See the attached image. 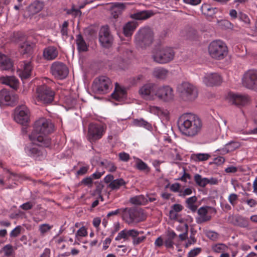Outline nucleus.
Instances as JSON below:
<instances>
[{"mask_svg": "<svg viewBox=\"0 0 257 257\" xmlns=\"http://www.w3.org/2000/svg\"><path fill=\"white\" fill-rule=\"evenodd\" d=\"M54 130V125L50 119L41 118L35 122L34 130L29 135L31 142H38L44 147H48L50 144V140L47 135Z\"/></svg>", "mask_w": 257, "mask_h": 257, "instance_id": "f257e3e1", "label": "nucleus"}, {"mask_svg": "<svg viewBox=\"0 0 257 257\" xmlns=\"http://www.w3.org/2000/svg\"><path fill=\"white\" fill-rule=\"evenodd\" d=\"M178 125L183 135L194 137L201 132L202 123L200 118L196 114L186 113L182 114L178 118Z\"/></svg>", "mask_w": 257, "mask_h": 257, "instance_id": "f03ea898", "label": "nucleus"}, {"mask_svg": "<svg viewBox=\"0 0 257 257\" xmlns=\"http://www.w3.org/2000/svg\"><path fill=\"white\" fill-rule=\"evenodd\" d=\"M177 90L183 101L191 102L198 97V92L196 87L188 82H183L179 84Z\"/></svg>", "mask_w": 257, "mask_h": 257, "instance_id": "7ed1b4c3", "label": "nucleus"}, {"mask_svg": "<svg viewBox=\"0 0 257 257\" xmlns=\"http://www.w3.org/2000/svg\"><path fill=\"white\" fill-rule=\"evenodd\" d=\"M154 39L152 30L149 27L140 29L135 35V42L141 48H145L152 44Z\"/></svg>", "mask_w": 257, "mask_h": 257, "instance_id": "20e7f679", "label": "nucleus"}, {"mask_svg": "<svg viewBox=\"0 0 257 257\" xmlns=\"http://www.w3.org/2000/svg\"><path fill=\"white\" fill-rule=\"evenodd\" d=\"M210 56L214 59H223L228 53L227 48L225 43L220 40L212 41L208 46Z\"/></svg>", "mask_w": 257, "mask_h": 257, "instance_id": "39448f33", "label": "nucleus"}, {"mask_svg": "<svg viewBox=\"0 0 257 257\" xmlns=\"http://www.w3.org/2000/svg\"><path fill=\"white\" fill-rule=\"evenodd\" d=\"M174 52L170 47H162L155 50L153 52L152 58L159 64H165L171 61L174 57Z\"/></svg>", "mask_w": 257, "mask_h": 257, "instance_id": "423d86ee", "label": "nucleus"}, {"mask_svg": "<svg viewBox=\"0 0 257 257\" xmlns=\"http://www.w3.org/2000/svg\"><path fill=\"white\" fill-rule=\"evenodd\" d=\"M106 125L101 123H90L88 125L87 138L90 143L100 140L105 133Z\"/></svg>", "mask_w": 257, "mask_h": 257, "instance_id": "0eeeda50", "label": "nucleus"}, {"mask_svg": "<svg viewBox=\"0 0 257 257\" xmlns=\"http://www.w3.org/2000/svg\"><path fill=\"white\" fill-rule=\"evenodd\" d=\"M122 217L123 220L130 225L136 224L143 221L145 218L140 211L132 208L123 209Z\"/></svg>", "mask_w": 257, "mask_h": 257, "instance_id": "6e6552de", "label": "nucleus"}, {"mask_svg": "<svg viewBox=\"0 0 257 257\" xmlns=\"http://www.w3.org/2000/svg\"><path fill=\"white\" fill-rule=\"evenodd\" d=\"M111 87L110 79L105 76L95 78L92 86L93 91L97 94L106 93Z\"/></svg>", "mask_w": 257, "mask_h": 257, "instance_id": "1a4fd4ad", "label": "nucleus"}, {"mask_svg": "<svg viewBox=\"0 0 257 257\" xmlns=\"http://www.w3.org/2000/svg\"><path fill=\"white\" fill-rule=\"evenodd\" d=\"M54 92L48 86L43 85L38 87L36 97L38 101L43 103H50L54 99Z\"/></svg>", "mask_w": 257, "mask_h": 257, "instance_id": "9d476101", "label": "nucleus"}, {"mask_svg": "<svg viewBox=\"0 0 257 257\" xmlns=\"http://www.w3.org/2000/svg\"><path fill=\"white\" fill-rule=\"evenodd\" d=\"M33 145H30L25 148V151L27 154L34 158L36 160H42L46 157V152L44 149L41 147H44L41 145L40 143L36 142L34 143L32 142Z\"/></svg>", "mask_w": 257, "mask_h": 257, "instance_id": "9b49d317", "label": "nucleus"}, {"mask_svg": "<svg viewBox=\"0 0 257 257\" xmlns=\"http://www.w3.org/2000/svg\"><path fill=\"white\" fill-rule=\"evenodd\" d=\"M30 111L25 105L18 106L15 112L14 119L22 125H26L29 120Z\"/></svg>", "mask_w": 257, "mask_h": 257, "instance_id": "f8f14e48", "label": "nucleus"}, {"mask_svg": "<svg viewBox=\"0 0 257 257\" xmlns=\"http://www.w3.org/2000/svg\"><path fill=\"white\" fill-rule=\"evenodd\" d=\"M156 97L164 101H169L174 98L173 90L169 86H159L156 85Z\"/></svg>", "mask_w": 257, "mask_h": 257, "instance_id": "ddd939ff", "label": "nucleus"}, {"mask_svg": "<svg viewBox=\"0 0 257 257\" xmlns=\"http://www.w3.org/2000/svg\"><path fill=\"white\" fill-rule=\"evenodd\" d=\"M51 72L55 77L62 79L68 75V69L63 63L55 62L51 66Z\"/></svg>", "mask_w": 257, "mask_h": 257, "instance_id": "4468645a", "label": "nucleus"}, {"mask_svg": "<svg viewBox=\"0 0 257 257\" xmlns=\"http://www.w3.org/2000/svg\"><path fill=\"white\" fill-rule=\"evenodd\" d=\"M18 96L12 92L6 89L0 91V104L14 105L18 102Z\"/></svg>", "mask_w": 257, "mask_h": 257, "instance_id": "2eb2a0df", "label": "nucleus"}, {"mask_svg": "<svg viewBox=\"0 0 257 257\" xmlns=\"http://www.w3.org/2000/svg\"><path fill=\"white\" fill-rule=\"evenodd\" d=\"M243 84L249 89H257V70H250L245 74Z\"/></svg>", "mask_w": 257, "mask_h": 257, "instance_id": "dca6fc26", "label": "nucleus"}, {"mask_svg": "<svg viewBox=\"0 0 257 257\" xmlns=\"http://www.w3.org/2000/svg\"><path fill=\"white\" fill-rule=\"evenodd\" d=\"M156 84L148 83L143 85L139 90V93L146 99H153L156 96Z\"/></svg>", "mask_w": 257, "mask_h": 257, "instance_id": "f3484780", "label": "nucleus"}, {"mask_svg": "<svg viewBox=\"0 0 257 257\" xmlns=\"http://www.w3.org/2000/svg\"><path fill=\"white\" fill-rule=\"evenodd\" d=\"M99 40L103 47L109 48L112 45L113 38L107 26H104L101 28Z\"/></svg>", "mask_w": 257, "mask_h": 257, "instance_id": "a211bd4d", "label": "nucleus"}, {"mask_svg": "<svg viewBox=\"0 0 257 257\" xmlns=\"http://www.w3.org/2000/svg\"><path fill=\"white\" fill-rule=\"evenodd\" d=\"M202 81L206 86H212L219 84L221 82V78L216 73H207L202 77Z\"/></svg>", "mask_w": 257, "mask_h": 257, "instance_id": "6ab92c4d", "label": "nucleus"}, {"mask_svg": "<svg viewBox=\"0 0 257 257\" xmlns=\"http://www.w3.org/2000/svg\"><path fill=\"white\" fill-rule=\"evenodd\" d=\"M228 99L231 103L236 105H244L249 101V98L246 95L233 93L229 94Z\"/></svg>", "mask_w": 257, "mask_h": 257, "instance_id": "aec40b11", "label": "nucleus"}, {"mask_svg": "<svg viewBox=\"0 0 257 257\" xmlns=\"http://www.w3.org/2000/svg\"><path fill=\"white\" fill-rule=\"evenodd\" d=\"M210 207L205 206L201 207L197 210L198 216L196 218L197 223L201 224L211 219V216L208 215V209Z\"/></svg>", "mask_w": 257, "mask_h": 257, "instance_id": "412c9836", "label": "nucleus"}, {"mask_svg": "<svg viewBox=\"0 0 257 257\" xmlns=\"http://www.w3.org/2000/svg\"><path fill=\"white\" fill-rule=\"evenodd\" d=\"M240 146L241 144L239 142L231 141L226 144L223 148L217 150V151L220 152V153L222 155H224L229 152L235 151Z\"/></svg>", "mask_w": 257, "mask_h": 257, "instance_id": "4be33fe9", "label": "nucleus"}, {"mask_svg": "<svg viewBox=\"0 0 257 257\" xmlns=\"http://www.w3.org/2000/svg\"><path fill=\"white\" fill-rule=\"evenodd\" d=\"M110 9L112 17L116 19L121 15L122 11L124 10L125 6L122 3H112L110 5Z\"/></svg>", "mask_w": 257, "mask_h": 257, "instance_id": "5701e85b", "label": "nucleus"}, {"mask_svg": "<svg viewBox=\"0 0 257 257\" xmlns=\"http://www.w3.org/2000/svg\"><path fill=\"white\" fill-rule=\"evenodd\" d=\"M111 96L116 100L123 101L126 97V91L116 83L114 91Z\"/></svg>", "mask_w": 257, "mask_h": 257, "instance_id": "b1692460", "label": "nucleus"}, {"mask_svg": "<svg viewBox=\"0 0 257 257\" xmlns=\"http://www.w3.org/2000/svg\"><path fill=\"white\" fill-rule=\"evenodd\" d=\"M58 52L54 46H49L43 51V56L48 60H54L58 56Z\"/></svg>", "mask_w": 257, "mask_h": 257, "instance_id": "393cba45", "label": "nucleus"}, {"mask_svg": "<svg viewBox=\"0 0 257 257\" xmlns=\"http://www.w3.org/2000/svg\"><path fill=\"white\" fill-rule=\"evenodd\" d=\"M34 44L29 41H25L20 44L19 51L23 54L31 55L34 47Z\"/></svg>", "mask_w": 257, "mask_h": 257, "instance_id": "a878e982", "label": "nucleus"}, {"mask_svg": "<svg viewBox=\"0 0 257 257\" xmlns=\"http://www.w3.org/2000/svg\"><path fill=\"white\" fill-rule=\"evenodd\" d=\"M32 66L30 62H24L22 70L19 72V75L22 79H27L32 73Z\"/></svg>", "mask_w": 257, "mask_h": 257, "instance_id": "bb28decb", "label": "nucleus"}, {"mask_svg": "<svg viewBox=\"0 0 257 257\" xmlns=\"http://www.w3.org/2000/svg\"><path fill=\"white\" fill-rule=\"evenodd\" d=\"M177 238V234L173 230L168 231L167 234V237L165 240V245L167 248H173L175 244Z\"/></svg>", "mask_w": 257, "mask_h": 257, "instance_id": "cd10ccee", "label": "nucleus"}, {"mask_svg": "<svg viewBox=\"0 0 257 257\" xmlns=\"http://www.w3.org/2000/svg\"><path fill=\"white\" fill-rule=\"evenodd\" d=\"M0 82L9 85L13 89H17L18 81L14 76L2 77Z\"/></svg>", "mask_w": 257, "mask_h": 257, "instance_id": "c85d7f7f", "label": "nucleus"}, {"mask_svg": "<svg viewBox=\"0 0 257 257\" xmlns=\"http://www.w3.org/2000/svg\"><path fill=\"white\" fill-rule=\"evenodd\" d=\"M153 15V13L150 11H141L137 12L131 15V17L137 20H146Z\"/></svg>", "mask_w": 257, "mask_h": 257, "instance_id": "c756f323", "label": "nucleus"}, {"mask_svg": "<svg viewBox=\"0 0 257 257\" xmlns=\"http://www.w3.org/2000/svg\"><path fill=\"white\" fill-rule=\"evenodd\" d=\"M13 66L10 59L6 55L0 53V69L7 70L10 69Z\"/></svg>", "mask_w": 257, "mask_h": 257, "instance_id": "7c9ffc66", "label": "nucleus"}, {"mask_svg": "<svg viewBox=\"0 0 257 257\" xmlns=\"http://www.w3.org/2000/svg\"><path fill=\"white\" fill-rule=\"evenodd\" d=\"M197 201V198L195 196L188 198L185 201L186 207L193 212H196L198 208V205L196 204Z\"/></svg>", "mask_w": 257, "mask_h": 257, "instance_id": "2f4dec72", "label": "nucleus"}, {"mask_svg": "<svg viewBox=\"0 0 257 257\" xmlns=\"http://www.w3.org/2000/svg\"><path fill=\"white\" fill-rule=\"evenodd\" d=\"M148 110L151 113L160 116L167 117L169 114V112L167 110L162 109L156 106H150L148 108Z\"/></svg>", "mask_w": 257, "mask_h": 257, "instance_id": "473e14b6", "label": "nucleus"}, {"mask_svg": "<svg viewBox=\"0 0 257 257\" xmlns=\"http://www.w3.org/2000/svg\"><path fill=\"white\" fill-rule=\"evenodd\" d=\"M153 75L158 79H164L168 75V71L162 67L156 68L153 70Z\"/></svg>", "mask_w": 257, "mask_h": 257, "instance_id": "72a5a7b5", "label": "nucleus"}, {"mask_svg": "<svg viewBox=\"0 0 257 257\" xmlns=\"http://www.w3.org/2000/svg\"><path fill=\"white\" fill-rule=\"evenodd\" d=\"M201 10L204 15L209 17L213 16L218 11V9L216 8H212L207 4L203 5Z\"/></svg>", "mask_w": 257, "mask_h": 257, "instance_id": "f704fd0d", "label": "nucleus"}, {"mask_svg": "<svg viewBox=\"0 0 257 257\" xmlns=\"http://www.w3.org/2000/svg\"><path fill=\"white\" fill-rule=\"evenodd\" d=\"M137 28V25L135 22L127 23L123 27V33L126 37H130Z\"/></svg>", "mask_w": 257, "mask_h": 257, "instance_id": "c9c22d12", "label": "nucleus"}, {"mask_svg": "<svg viewBox=\"0 0 257 257\" xmlns=\"http://www.w3.org/2000/svg\"><path fill=\"white\" fill-rule=\"evenodd\" d=\"M132 123L135 126L143 127L148 130H151L152 128V125L143 118L134 119Z\"/></svg>", "mask_w": 257, "mask_h": 257, "instance_id": "e433bc0d", "label": "nucleus"}, {"mask_svg": "<svg viewBox=\"0 0 257 257\" xmlns=\"http://www.w3.org/2000/svg\"><path fill=\"white\" fill-rule=\"evenodd\" d=\"M76 43L79 52H85L87 50V46L81 35L77 36Z\"/></svg>", "mask_w": 257, "mask_h": 257, "instance_id": "4c0bfd02", "label": "nucleus"}, {"mask_svg": "<svg viewBox=\"0 0 257 257\" xmlns=\"http://www.w3.org/2000/svg\"><path fill=\"white\" fill-rule=\"evenodd\" d=\"M130 202L135 205H142L148 202V198L142 195L136 196L130 199Z\"/></svg>", "mask_w": 257, "mask_h": 257, "instance_id": "58836bf2", "label": "nucleus"}, {"mask_svg": "<svg viewBox=\"0 0 257 257\" xmlns=\"http://www.w3.org/2000/svg\"><path fill=\"white\" fill-rule=\"evenodd\" d=\"M43 8V4L40 2H34L30 5L29 8L30 12L35 14L39 12Z\"/></svg>", "mask_w": 257, "mask_h": 257, "instance_id": "ea45409f", "label": "nucleus"}, {"mask_svg": "<svg viewBox=\"0 0 257 257\" xmlns=\"http://www.w3.org/2000/svg\"><path fill=\"white\" fill-rule=\"evenodd\" d=\"M210 157L207 153H197L192 154L191 158L195 162H200L206 161Z\"/></svg>", "mask_w": 257, "mask_h": 257, "instance_id": "a19ab883", "label": "nucleus"}, {"mask_svg": "<svg viewBox=\"0 0 257 257\" xmlns=\"http://www.w3.org/2000/svg\"><path fill=\"white\" fill-rule=\"evenodd\" d=\"M136 167L140 171L147 172L150 171V169L148 165L139 158L136 159Z\"/></svg>", "mask_w": 257, "mask_h": 257, "instance_id": "79ce46f5", "label": "nucleus"}, {"mask_svg": "<svg viewBox=\"0 0 257 257\" xmlns=\"http://www.w3.org/2000/svg\"><path fill=\"white\" fill-rule=\"evenodd\" d=\"M194 180L197 185L202 187H204L208 184L207 178H202L199 174H196Z\"/></svg>", "mask_w": 257, "mask_h": 257, "instance_id": "37998d69", "label": "nucleus"}, {"mask_svg": "<svg viewBox=\"0 0 257 257\" xmlns=\"http://www.w3.org/2000/svg\"><path fill=\"white\" fill-rule=\"evenodd\" d=\"M125 184V182L122 179L113 180L109 184V187L112 190L118 189L121 186Z\"/></svg>", "mask_w": 257, "mask_h": 257, "instance_id": "c03bdc74", "label": "nucleus"}, {"mask_svg": "<svg viewBox=\"0 0 257 257\" xmlns=\"http://www.w3.org/2000/svg\"><path fill=\"white\" fill-rule=\"evenodd\" d=\"M227 248V246L223 243L215 244L212 246V249L213 251L218 253L225 251Z\"/></svg>", "mask_w": 257, "mask_h": 257, "instance_id": "a18cd8bd", "label": "nucleus"}, {"mask_svg": "<svg viewBox=\"0 0 257 257\" xmlns=\"http://www.w3.org/2000/svg\"><path fill=\"white\" fill-rule=\"evenodd\" d=\"M52 225H50L49 224H42L39 225V230L40 231L42 235H44L45 233L52 229Z\"/></svg>", "mask_w": 257, "mask_h": 257, "instance_id": "49530a36", "label": "nucleus"}, {"mask_svg": "<svg viewBox=\"0 0 257 257\" xmlns=\"http://www.w3.org/2000/svg\"><path fill=\"white\" fill-rule=\"evenodd\" d=\"M87 231L84 227H81L76 232L75 234V239L77 240H79V237H83L86 236Z\"/></svg>", "mask_w": 257, "mask_h": 257, "instance_id": "de8ad7c7", "label": "nucleus"}, {"mask_svg": "<svg viewBox=\"0 0 257 257\" xmlns=\"http://www.w3.org/2000/svg\"><path fill=\"white\" fill-rule=\"evenodd\" d=\"M206 235L208 238L212 240H217L219 237V235L217 232L211 230L206 231Z\"/></svg>", "mask_w": 257, "mask_h": 257, "instance_id": "09e8293b", "label": "nucleus"}, {"mask_svg": "<svg viewBox=\"0 0 257 257\" xmlns=\"http://www.w3.org/2000/svg\"><path fill=\"white\" fill-rule=\"evenodd\" d=\"M183 209V207L181 205L179 204H174L172 206V209L169 211V214L172 216V214H174L175 212H179L181 211Z\"/></svg>", "mask_w": 257, "mask_h": 257, "instance_id": "8fccbe9b", "label": "nucleus"}, {"mask_svg": "<svg viewBox=\"0 0 257 257\" xmlns=\"http://www.w3.org/2000/svg\"><path fill=\"white\" fill-rule=\"evenodd\" d=\"M3 250L7 256H10L13 252V247L11 244H7L3 248Z\"/></svg>", "mask_w": 257, "mask_h": 257, "instance_id": "3c124183", "label": "nucleus"}, {"mask_svg": "<svg viewBox=\"0 0 257 257\" xmlns=\"http://www.w3.org/2000/svg\"><path fill=\"white\" fill-rule=\"evenodd\" d=\"M123 238L126 239L128 238V235L127 234V230L124 229L119 232L117 236L115 237V240H119Z\"/></svg>", "mask_w": 257, "mask_h": 257, "instance_id": "603ef678", "label": "nucleus"}, {"mask_svg": "<svg viewBox=\"0 0 257 257\" xmlns=\"http://www.w3.org/2000/svg\"><path fill=\"white\" fill-rule=\"evenodd\" d=\"M183 228L184 229V232L180 234L179 235V237L181 240L183 241L186 239L188 236V225L187 224H184L183 225Z\"/></svg>", "mask_w": 257, "mask_h": 257, "instance_id": "864d4df0", "label": "nucleus"}, {"mask_svg": "<svg viewBox=\"0 0 257 257\" xmlns=\"http://www.w3.org/2000/svg\"><path fill=\"white\" fill-rule=\"evenodd\" d=\"M22 227L19 225L15 227L10 233V236L12 237H15L18 236L21 232Z\"/></svg>", "mask_w": 257, "mask_h": 257, "instance_id": "5fc2aeb1", "label": "nucleus"}, {"mask_svg": "<svg viewBox=\"0 0 257 257\" xmlns=\"http://www.w3.org/2000/svg\"><path fill=\"white\" fill-rule=\"evenodd\" d=\"M35 205V203L32 201L27 202L20 206V207L25 210L31 209Z\"/></svg>", "mask_w": 257, "mask_h": 257, "instance_id": "6e6d98bb", "label": "nucleus"}, {"mask_svg": "<svg viewBox=\"0 0 257 257\" xmlns=\"http://www.w3.org/2000/svg\"><path fill=\"white\" fill-rule=\"evenodd\" d=\"M142 233V232H139L136 229H130L127 230V234L128 235V237L129 236L132 237L133 239L139 235V234Z\"/></svg>", "mask_w": 257, "mask_h": 257, "instance_id": "4d7b16f0", "label": "nucleus"}, {"mask_svg": "<svg viewBox=\"0 0 257 257\" xmlns=\"http://www.w3.org/2000/svg\"><path fill=\"white\" fill-rule=\"evenodd\" d=\"M201 248L200 247L195 248L190 250L188 253V257H195L201 251Z\"/></svg>", "mask_w": 257, "mask_h": 257, "instance_id": "13d9d810", "label": "nucleus"}, {"mask_svg": "<svg viewBox=\"0 0 257 257\" xmlns=\"http://www.w3.org/2000/svg\"><path fill=\"white\" fill-rule=\"evenodd\" d=\"M238 199V196L234 193L230 194L228 198L229 203L233 206L235 204V202Z\"/></svg>", "mask_w": 257, "mask_h": 257, "instance_id": "bf43d9fd", "label": "nucleus"}, {"mask_svg": "<svg viewBox=\"0 0 257 257\" xmlns=\"http://www.w3.org/2000/svg\"><path fill=\"white\" fill-rule=\"evenodd\" d=\"M119 159L123 162H127L130 160V155L125 152L120 153L118 155Z\"/></svg>", "mask_w": 257, "mask_h": 257, "instance_id": "052dcab7", "label": "nucleus"}, {"mask_svg": "<svg viewBox=\"0 0 257 257\" xmlns=\"http://www.w3.org/2000/svg\"><path fill=\"white\" fill-rule=\"evenodd\" d=\"M192 193V189L190 188H187L185 189L184 190H181L180 191L179 195L182 197H185V196L191 195Z\"/></svg>", "mask_w": 257, "mask_h": 257, "instance_id": "680f3d73", "label": "nucleus"}, {"mask_svg": "<svg viewBox=\"0 0 257 257\" xmlns=\"http://www.w3.org/2000/svg\"><path fill=\"white\" fill-rule=\"evenodd\" d=\"M67 13L68 14L73 15L74 16H80L81 14V12L79 9H75L74 8H72L71 9L67 11Z\"/></svg>", "mask_w": 257, "mask_h": 257, "instance_id": "e2e57ef3", "label": "nucleus"}, {"mask_svg": "<svg viewBox=\"0 0 257 257\" xmlns=\"http://www.w3.org/2000/svg\"><path fill=\"white\" fill-rule=\"evenodd\" d=\"M89 169L88 166H82L79 170L77 172V174L78 175H83L87 173Z\"/></svg>", "mask_w": 257, "mask_h": 257, "instance_id": "0e129e2a", "label": "nucleus"}, {"mask_svg": "<svg viewBox=\"0 0 257 257\" xmlns=\"http://www.w3.org/2000/svg\"><path fill=\"white\" fill-rule=\"evenodd\" d=\"M145 239V236H138L137 237H135L133 239V243L135 245H138V244H140V243H141L142 242H143Z\"/></svg>", "mask_w": 257, "mask_h": 257, "instance_id": "69168bd1", "label": "nucleus"}, {"mask_svg": "<svg viewBox=\"0 0 257 257\" xmlns=\"http://www.w3.org/2000/svg\"><path fill=\"white\" fill-rule=\"evenodd\" d=\"M180 185L179 183L173 184L170 186V189L173 192H180Z\"/></svg>", "mask_w": 257, "mask_h": 257, "instance_id": "338daca9", "label": "nucleus"}, {"mask_svg": "<svg viewBox=\"0 0 257 257\" xmlns=\"http://www.w3.org/2000/svg\"><path fill=\"white\" fill-rule=\"evenodd\" d=\"M111 242V239L110 238H106L103 241V249L106 250V249H107Z\"/></svg>", "mask_w": 257, "mask_h": 257, "instance_id": "774afa93", "label": "nucleus"}]
</instances>
